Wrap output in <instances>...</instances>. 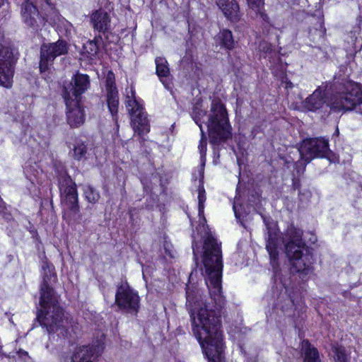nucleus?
<instances>
[{"label":"nucleus","instance_id":"nucleus-1","mask_svg":"<svg viewBox=\"0 0 362 362\" xmlns=\"http://www.w3.org/2000/svg\"><path fill=\"white\" fill-rule=\"evenodd\" d=\"M206 192L203 187H199L198 212L199 224L198 232H204V245L201 248L193 241L194 258L198 256L202 259L204 268V279L208 287L211 303H202V296L195 287H186V306L189 310L192 330L196 339H223L221 329L220 317L221 310L226 305V299L222 294V255L220 245L205 227L206 220L204 216Z\"/></svg>","mask_w":362,"mask_h":362},{"label":"nucleus","instance_id":"nucleus-2","mask_svg":"<svg viewBox=\"0 0 362 362\" xmlns=\"http://www.w3.org/2000/svg\"><path fill=\"white\" fill-rule=\"evenodd\" d=\"M266 226V249L270 257V262L274 270L273 298H276L275 309L290 316L293 309V301L288 293L291 285V274L286 270L279 267L277 259L278 248L284 244L287 257L292 269L298 274L303 280L308 279L314 272L313 256L310 248L302 240L303 231L293 226H288L282 238L279 235L277 223L270 218H264Z\"/></svg>","mask_w":362,"mask_h":362},{"label":"nucleus","instance_id":"nucleus-3","mask_svg":"<svg viewBox=\"0 0 362 362\" xmlns=\"http://www.w3.org/2000/svg\"><path fill=\"white\" fill-rule=\"evenodd\" d=\"M192 117L195 123L199 127L201 139L199 151L201 160V172L203 173L206 162V137L202 129V124H206L209 132L210 143L218 145L231 136L228 114L225 105L219 98H214L211 101L209 114L203 109L201 102H197L192 109Z\"/></svg>","mask_w":362,"mask_h":362},{"label":"nucleus","instance_id":"nucleus-4","mask_svg":"<svg viewBox=\"0 0 362 362\" xmlns=\"http://www.w3.org/2000/svg\"><path fill=\"white\" fill-rule=\"evenodd\" d=\"M40 305L37 320L48 333L56 332L64 339L78 333L80 329L78 323L64 316L63 310L59 305L58 297L49 284L41 285Z\"/></svg>","mask_w":362,"mask_h":362},{"label":"nucleus","instance_id":"nucleus-5","mask_svg":"<svg viewBox=\"0 0 362 362\" xmlns=\"http://www.w3.org/2000/svg\"><path fill=\"white\" fill-rule=\"evenodd\" d=\"M346 91L334 95L328 104L334 111L354 110L362 115V86L349 82Z\"/></svg>","mask_w":362,"mask_h":362},{"label":"nucleus","instance_id":"nucleus-6","mask_svg":"<svg viewBox=\"0 0 362 362\" xmlns=\"http://www.w3.org/2000/svg\"><path fill=\"white\" fill-rule=\"evenodd\" d=\"M298 152L300 160L296 163L298 173H303L307 163L315 158H328L330 153L328 141L324 138H312L303 141Z\"/></svg>","mask_w":362,"mask_h":362},{"label":"nucleus","instance_id":"nucleus-7","mask_svg":"<svg viewBox=\"0 0 362 362\" xmlns=\"http://www.w3.org/2000/svg\"><path fill=\"white\" fill-rule=\"evenodd\" d=\"M141 102L136 98L135 90L132 86L125 89V105L131 115L132 127L139 134L150 131L148 120Z\"/></svg>","mask_w":362,"mask_h":362},{"label":"nucleus","instance_id":"nucleus-8","mask_svg":"<svg viewBox=\"0 0 362 362\" xmlns=\"http://www.w3.org/2000/svg\"><path fill=\"white\" fill-rule=\"evenodd\" d=\"M18 59V52L13 46H0V86L9 88L12 86L15 65Z\"/></svg>","mask_w":362,"mask_h":362},{"label":"nucleus","instance_id":"nucleus-9","mask_svg":"<svg viewBox=\"0 0 362 362\" xmlns=\"http://www.w3.org/2000/svg\"><path fill=\"white\" fill-rule=\"evenodd\" d=\"M139 302L138 293L127 282L122 283L117 286L115 303L119 309L128 313H136L139 308Z\"/></svg>","mask_w":362,"mask_h":362},{"label":"nucleus","instance_id":"nucleus-10","mask_svg":"<svg viewBox=\"0 0 362 362\" xmlns=\"http://www.w3.org/2000/svg\"><path fill=\"white\" fill-rule=\"evenodd\" d=\"M69 45L65 40H58L52 43H44L40 47L39 68L41 72L47 71L54 59L68 53Z\"/></svg>","mask_w":362,"mask_h":362},{"label":"nucleus","instance_id":"nucleus-11","mask_svg":"<svg viewBox=\"0 0 362 362\" xmlns=\"http://www.w3.org/2000/svg\"><path fill=\"white\" fill-rule=\"evenodd\" d=\"M59 187L62 204L70 211L77 213L79 210L76 184L66 174L61 175Z\"/></svg>","mask_w":362,"mask_h":362},{"label":"nucleus","instance_id":"nucleus-12","mask_svg":"<svg viewBox=\"0 0 362 362\" xmlns=\"http://www.w3.org/2000/svg\"><path fill=\"white\" fill-rule=\"evenodd\" d=\"M21 16L26 26L34 31H38L48 20L42 16L35 6L29 0H25L21 5Z\"/></svg>","mask_w":362,"mask_h":362},{"label":"nucleus","instance_id":"nucleus-13","mask_svg":"<svg viewBox=\"0 0 362 362\" xmlns=\"http://www.w3.org/2000/svg\"><path fill=\"white\" fill-rule=\"evenodd\" d=\"M64 98L66 105V119L71 127H78L83 124L85 114L79 100L73 99L71 93L66 90Z\"/></svg>","mask_w":362,"mask_h":362},{"label":"nucleus","instance_id":"nucleus-14","mask_svg":"<svg viewBox=\"0 0 362 362\" xmlns=\"http://www.w3.org/2000/svg\"><path fill=\"white\" fill-rule=\"evenodd\" d=\"M112 72L107 74L106 79L107 104L108 110L112 116L113 120L117 122V113L119 107V96L117 87L114 81Z\"/></svg>","mask_w":362,"mask_h":362},{"label":"nucleus","instance_id":"nucleus-15","mask_svg":"<svg viewBox=\"0 0 362 362\" xmlns=\"http://www.w3.org/2000/svg\"><path fill=\"white\" fill-rule=\"evenodd\" d=\"M100 355V347L95 345L76 347L71 356V362H96Z\"/></svg>","mask_w":362,"mask_h":362},{"label":"nucleus","instance_id":"nucleus-16","mask_svg":"<svg viewBox=\"0 0 362 362\" xmlns=\"http://www.w3.org/2000/svg\"><path fill=\"white\" fill-rule=\"evenodd\" d=\"M328 87V83H322L309 95L303 102V107L310 111H316L323 107L326 103L325 98V91Z\"/></svg>","mask_w":362,"mask_h":362},{"label":"nucleus","instance_id":"nucleus-17","mask_svg":"<svg viewBox=\"0 0 362 362\" xmlns=\"http://www.w3.org/2000/svg\"><path fill=\"white\" fill-rule=\"evenodd\" d=\"M89 84V78L87 75L76 74L73 78V83H70V89L64 88V94L67 90L73 99L79 100V96L88 89Z\"/></svg>","mask_w":362,"mask_h":362},{"label":"nucleus","instance_id":"nucleus-18","mask_svg":"<svg viewBox=\"0 0 362 362\" xmlns=\"http://www.w3.org/2000/svg\"><path fill=\"white\" fill-rule=\"evenodd\" d=\"M218 8L224 16L232 22H237L240 18L239 6L235 0H216Z\"/></svg>","mask_w":362,"mask_h":362},{"label":"nucleus","instance_id":"nucleus-19","mask_svg":"<svg viewBox=\"0 0 362 362\" xmlns=\"http://www.w3.org/2000/svg\"><path fill=\"white\" fill-rule=\"evenodd\" d=\"M91 22L95 30L105 33L110 28V18L104 11L98 10L91 16Z\"/></svg>","mask_w":362,"mask_h":362},{"label":"nucleus","instance_id":"nucleus-20","mask_svg":"<svg viewBox=\"0 0 362 362\" xmlns=\"http://www.w3.org/2000/svg\"><path fill=\"white\" fill-rule=\"evenodd\" d=\"M301 351L303 362H321L317 349L312 346L308 340H303L301 342Z\"/></svg>","mask_w":362,"mask_h":362},{"label":"nucleus","instance_id":"nucleus-21","mask_svg":"<svg viewBox=\"0 0 362 362\" xmlns=\"http://www.w3.org/2000/svg\"><path fill=\"white\" fill-rule=\"evenodd\" d=\"M155 62L156 65V74L163 83H164L165 82L163 78L168 77L170 74L168 62L165 58L159 57L156 58Z\"/></svg>","mask_w":362,"mask_h":362},{"label":"nucleus","instance_id":"nucleus-22","mask_svg":"<svg viewBox=\"0 0 362 362\" xmlns=\"http://www.w3.org/2000/svg\"><path fill=\"white\" fill-rule=\"evenodd\" d=\"M86 153L87 146L85 143L81 141H76L70 151L71 156L77 160H81L86 158Z\"/></svg>","mask_w":362,"mask_h":362},{"label":"nucleus","instance_id":"nucleus-23","mask_svg":"<svg viewBox=\"0 0 362 362\" xmlns=\"http://www.w3.org/2000/svg\"><path fill=\"white\" fill-rule=\"evenodd\" d=\"M221 46L226 49H232L235 45V41L233 37L232 32L228 29L222 30L218 34Z\"/></svg>","mask_w":362,"mask_h":362},{"label":"nucleus","instance_id":"nucleus-24","mask_svg":"<svg viewBox=\"0 0 362 362\" xmlns=\"http://www.w3.org/2000/svg\"><path fill=\"white\" fill-rule=\"evenodd\" d=\"M42 284H49L56 279L54 268L52 264L45 263L42 265Z\"/></svg>","mask_w":362,"mask_h":362},{"label":"nucleus","instance_id":"nucleus-25","mask_svg":"<svg viewBox=\"0 0 362 362\" xmlns=\"http://www.w3.org/2000/svg\"><path fill=\"white\" fill-rule=\"evenodd\" d=\"M83 190L84 196L89 203L95 204L98 202L100 195L93 187L89 185H85Z\"/></svg>","mask_w":362,"mask_h":362},{"label":"nucleus","instance_id":"nucleus-26","mask_svg":"<svg viewBox=\"0 0 362 362\" xmlns=\"http://www.w3.org/2000/svg\"><path fill=\"white\" fill-rule=\"evenodd\" d=\"M333 352L334 353V359L336 362H346L348 356L346 353L345 348L341 346H333Z\"/></svg>","mask_w":362,"mask_h":362},{"label":"nucleus","instance_id":"nucleus-27","mask_svg":"<svg viewBox=\"0 0 362 362\" xmlns=\"http://www.w3.org/2000/svg\"><path fill=\"white\" fill-rule=\"evenodd\" d=\"M249 7L256 12V13L260 14L264 18L265 16L262 11L264 1L263 0H247Z\"/></svg>","mask_w":362,"mask_h":362},{"label":"nucleus","instance_id":"nucleus-28","mask_svg":"<svg viewBox=\"0 0 362 362\" xmlns=\"http://www.w3.org/2000/svg\"><path fill=\"white\" fill-rule=\"evenodd\" d=\"M163 247H164V249H165V253L167 255H168L170 257H175L174 251L172 249V245L170 243L165 242L163 245Z\"/></svg>","mask_w":362,"mask_h":362},{"label":"nucleus","instance_id":"nucleus-29","mask_svg":"<svg viewBox=\"0 0 362 362\" xmlns=\"http://www.w3.org/2000/svg\"><path fill=\"white\" fill-rule=\"evenodd\" d=\"M324 35V33L322 30H318L317 29H315L313 32L312 30L310 31V37L313 41H315L316 37L315 35H318L320 38L322 37Z\"/></svg>","mask_w":362,"mask_h":362},{"label":"nucleus","instance_id":"nucleus-30","mask_svg":"<svg viewBox=\"0 0 362 362\" xmlns=\"http://www.w3.org/2000/svg\"><path fill=\"white\" fill-rule=\"evenodd\" d=\"M16 354L19 358H22L25 361L28 358V352L22 349H20L18 351L16 352Z\"/></svg>","mask_w":362,"mask_h":362},{"label":"nucleus","instance_id":"nucleus-31","mask_svg":"<svg viewBox=\"0 0 362 362\" xmlns=\"http://www.w3.org/2000/svg\"><path fill=\"white\" fill-rule=\"evenodd\" d=\"M233 211H234V213H235V216L236 217L237 219L240 220V221H242V214L239 210V209L238 208V206L236 205V204H234L233 205Z\"/></svg>","mask_w":362,"mask_h":362},{"label":"nucleus","instance_id":"nucleus-32","mask_svg":"<svg viewBox=\"0 0 362 362\" xmlns=\"http://www.w3.org/2000/svg\"><path fill=\"white\" fill-rule=\"evenodd\" d=\"M260 49L262 51L267 52L272 50V45L269 43L263 42L260 45Z\"/></svg>","mask_w":362,"mask_h":362},{"label":"nucleus","instance_id":"nucleus-33","mask_svg":"<svg viewBox=\"0 0 362 362\" xmlns=\"http://www.w3.org/2000/svg\"><path fill=\"white\" fill-rule=\"evenodd\" d=\"M293 187L295 189H298V187H299L298 180H297L296 179H293Z\"/></svg>","mask_w":362,"mask_h":362},{"label":"nucleus","instance_id":"nucleus-34","mask_svg":"<svg viewBox=\"0 0 362 362\" xmlns=\"http://www.w3.org/2000/svg\"><path fill=\"white\" fill-rule=\"evenodd\" d=\"M1 354V346L0 345V354Z\"/></svg>","mask_w":362,"mask_h":362}]
</instances>
